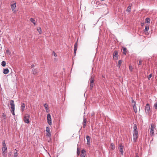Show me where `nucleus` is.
I'll use <instances>...</instances> for the list:
<instances>
[{"mask_svg":"<svg viewBox=\"0 0 157 157\" xmlns=\"http://www.w3.org/2000/svg\"><path fill=\"white\" fill-rule=\"evenodd\" d=\"M152 76V75L151 74H150L149 75V76L148 77V79L149 80L150 79V78Z\"/></svg>","mask_w":157,"mask_h":157,"instance_id":"f704fd0d","label":"nucleus"},{"mask_svg":"<svg viewBox=\"0 0 157 157\" xmlns=\"http://www.w3.org/2000/svg\"><path fill=\"white\" fill-rule=\"evenodd\" d=\"M77 47H78V43H77V42H76L75 43V45H74V53L75 55L76 53V51L77 50Z\"/></svg>","mask_w":157,"mask_h":157,"instance_id":"9b49d317","label":"nucleus"},{"mask_svg":"<svg viewBox=\"0 0 157 157\" xmlns=\"http://www.w3.org/2000/svg\"><path fill=\"white\" fill-rule=\"evenodd\" d=\"M25 104L24 103H21V111L22 112H23L25 110Z\"/></svg>","mask_w":157,"mask_h":157,"instance_id":"f8f14e48","label":"nucleus"},{"mask_svg":"<svg viewBox=\"0 0 157 157\" xmlns=\"http://www.w3.org/2000/svg\"><path fill=\"white\" fill-rule=\"evenodd\" d=\"M9 52V50L8 49H7L6 50V52L8 53Z\"/></svg>","mask_w":157,"mask_h":157,"instance_id":"c03bdc74","label":"nucleus"},{"mask_svg":"<svg viewBox=\"0 0 157 157\" xmlns=\"http://www.w3.org/2000/svg\"><path fill=\"white\" fill-rule=\"evenodd\" d=\"M2 151L4 153H5L7 152V147L5 143V141L4 140L2 142Z\"/></svg>","mask_w":157,"mask_h":157,"instance_id":"423d86ee","label":"nucleus"},{"mask_svg":"<svg viewBox=\"0 0 157 157\" xmlns=\"http://www.w3.org/2000/svg\"><path fill=\"white\" fill-rule=\"evenodd\" d=\"M47 121L48 124L49 125H52V119L51 115L50 114H48L47 115Z\"/></svg>","mask_w":157,"mask_h":157,"instance_id":"0eeeda50","label":"nucleus"},{"mask_svg":"<svg viewBox=\"0 0 157 157\" xmlns=\"http://www.w3.org/2000/svg\"><path fill=\"white\" fill-rule=\"evenodd\" d=\"M3 72L5 74H7L9 72V70L8 68L4 69L3 70Z\"/></svg>","mask_w":157,"mask_h":157,"instance_id":"4468645a","label":"nucleus"},{"mask_svg":"<svg viewBox=\"0 0 157 157\" xmlns=\"http://www.w3.org/2000/svg\"><path fill=\"white\" fill-rule=\"evenodd\" d=\"M129 69L130 70V71H132L133 70V68L132 66H129Z\"/></svg>","mask_w":157,"mask_h":157,"instance_id":"c9c22d12","label":"nucleus"},{"mask_svg":"<svg viewBox=\"0 0 157 157\" xmlns=\"http://www.w3.org/2000/svg\"><path fill=\"white\" fill-rule=\"evenodd\" d=\"M94 76H92L90 80V83H94Z\"/></svg>","mask_w":157,"mask_h":157,"instance_id":"dca6fc26","label":"nucleus"},{"mask_svg":"<svg viewBox=\"0 0 157 157\" xmlns=\"http://www.w3.org/2000/svg\"><path fill=\"white\" fill-rule=\"evenodd\" d=\"M37 30L40 34H41L42 33V30L40 27H38L37 28Z\"/></svg>","mask_w":157,"mask_h":157,"instance_id":"5701e85b","label":"nucleus"},{"mask_svg":"<svg viewBox=\"0 0 157 157\" xmlns=\"http://www.w3.org/2000/svg\"><path fill=\"white\" fill-rule=\"evenodd\" d=\"M34 66H35L33 64L31 65V68H33V67H34Z\"/></svg>","mask_w":157,"mask_h":157,"instance_id":"37998d69","label":"nucleus"},{"mask_svg":"<svg viewBox=\"0 0 157 157\" xmlns=\"http://www.w3.org/2000/svg\"><path fill=\"white\" fill-rule=\"evenodd\" d=\"M149 29V26H145L144 31H147Z\"/></svg>","mask_w":157,"mask_h":157,"instance_id":"c85d7f7f","label":"nucleus"},{"mask_svg":"<svg viewBox=\"0 0 157 157\" xmlns=\"http://www.w3.org/2000/svg\"><path fill=\"white\" fill-rule=\"evenodd\" d=\"M10 105L11 106V112L13 115H15V105L14 103V101L12 100L10 101Z\"/></svg>","mask_w":157,"mask_h":157,"instance_id":"f03ea898","label":"nucleus"},{"mask_svg":"<svg viewBox=\"0 0 157 157\" xmlns=\"http://www.w3.org/2000/svg\"><path fill=\"white\" fill-rule=\"evenodd\" d=\"M118 52L115 51L113 53V59L114 60H117L118 59L117 57Z\"/></svg>","mask_w":157,"mask_h":157,"instance_id":"6e6552de","label":"nucleus"},{"mask_svg":"<svg viewBox=\"0 0 157 157\" xmlns=\"http://www.w3.org/2000/svg\"><path fill=\"white\" fill-rule=\"evenodd\" d=\"M122 61L121 60H120L118 61L117 63V67L120 68L121 67V64L122 63Z\"/></svg>","mask_w":157,"mask_h":157,"instance_id":"412c9836","label":"nucleus"},{"mask_svg":"<svg viewBox=\"0 0 157 157\" xmlns=\"http://www.w3.org/2000/svg\"><path fill=\"white\" fill-rule=\"evenodd\" d=\"M123 54L125 55L127 53V49L125 48H123Z\"/></svg>","mask_w":157,"mask_h":157,"instance_id":"4be33fe9","label":"nucleus"},{"mask_svg":"<svg viewBox=\"0 0 157 157\" xmlns=\"http://www.w3.org/2000/svg\"><path fill=\"white\" fill-rule=\"evenodd\" d=\"M145 112L147 114H149L151 112L149 104L148 103L146 104L145 108Z\"/></svg>","mask_w":157,"mask_h":157,"instance_id":"39448f33","label":"nucleus"},{"mask_svg":"<svg viewBox=\"0 0 157 157\" xmlns=\"http://www.w3.org/2000/svg\"><path fill=\"white\" fill-rule=\"evenodd\" d=\"M44 106L45 108V109L46 111L47 112H48V105L47 104H45L44 105Z\"/></svg>","mask_w":157,"mask_h":157,"instance_id":"2eb2a0df","label":"nucleus"},{"mask_svg":"<svg viewBox=\"0 0 157 157\" xmlns=\"http://www.w3.org/2000/svg\"><path fill=\"white\" fill-rule=\"evenodd\" d=\"M123 147L122 145H121L120 146L119 151L121 152V154L122 155H123Z\"/></svg>","mask_w":157,"mask_h":157,"instance_id":"ddd939ff","label":"nucleus"},{"mask_svg":"<svg viewBox=\"0 0 157 157\" xmlns=\"http://www.w3.org/2000/svg\"><path fill=\"white\" fill-rule=\"evenodd\" d=\"M136 157H139V156L137 154H136Z\"/></svg>","mask_w":157,"mask_h":157,"instance_id":"a18cd8bd","label":"nucleus"},{"mask_svg":"<svg viewBox=\"0 0 157 157\" xmlns=\"http://www.w3.org/2000/svg\"><path fill=\"white\" fill-rule=\"evenodd\" d=\"M132 103L133 104H135L136 105V102L133 100L132 101Z\"/></svg>","mask_w":157,"mask_h":157,"instance_id":"58836bf2","label":"nucleus"},{"mask_svg":"<svg viewBox=\"0 0 157 157\" xmlns=\"http://www.w3.org/2000/svg\"><path fill=\"white\" fill-rule=\"evenodd\" d=\"M154 106L155 109H157V102H156Z\"/></svg>","mask_w":157,"mask_h":157,"instance_id":"72a5a7b5","label":"nucleus"},{"mask_svg":"<svg viewBox=\"0 0 157 157\" xmlns=\"http://www.w3.org/2000/svg\"><path fill=\"white\" fill-rule=\"evenodd\" d=\"M32 73L34 75H37V71L36 69H33L32 70Z\"/></svg>","mask_w":157,"mask_h":157,"instance_id":"6ab92c4d","label":"nucleus"},{"mask_svg":"<svg viewBox=\"0 0 157 157\" xmlns=\"http://www.w3.org/2000/svg\"><path fill=\"white\" fill-rule=\"evenodd\" d=\"M143 62L142 60L140 59L139 61V63L138 64V65H141Z\"/></svg>","mask_w":157,"mask_h":157,"instance_id":"473e14b6","label":"nucleus"},{"mask_svg":"<svg viewBox=\"0 0 157 157\" xmlns=\"http://www.w3.org/2000/svg\"><path fill=\"white\" fill-rule=\"evenodd\" d=\"M30 118V116L29 114H26L25 115L23 121L24 122L27 124H29L30 122L29 119Z\"/></svg>","mask_w":157,"mask_h":157,"instance_id":"7ed1b4c3","label":"nucleus"},{"mask_svg":"<svg viewBox=\"0 0 157 157\" xmlns=\"http://www.w3.org/2000/svg\"><path fill=\"white\" fill-rule=\"evenodd\" d=\"M1 65L3 67H5L6 65V62L4 61H3L2 62Z\"/></svg>","mask_w":157,"mask_h":157,"instance_id":"cd10ccee","label":"nucleus"},{"mask_svg":"<svg viewBox=\"0 0 157 157\" xmlns=\"http://www.w3.org/2000/svg\"><path fill=\"white\" fill-rule=\"evenodd\" d=\"M86 123H83V128H85L86 126Z\"/></svg>","mask_w":157,"mask_h":157,"instance_id":"ea45409f","label":"nucleus"},{"mask_svg":"<svg viewBox=\"0 0 157 157\" xmlns=\"http://www.w3.org/2000/svg\"><path fill=\"white\" fill-rule=\"evenodd\" d=\"M131 6H130V5L128 7L127 11L128 12H130L131 11Z\"/></svg>","mask_w":157,"mask_h":157,"instance_id":"a878e982","label":"nucleus"},{"mask_svg":"<svg viewBox=\"0 0 157 157\" xmlns=\"http://www.w3.org/2000/svg\"><path fill=\"white\" fill-rule=\"evenodd\" d=\"M90 89H92L93 87L94 86V83H90Z\"/></svg>","mask_w":157,"mask_h":157,"instance_id":"7c9ffc66","label":"nucleus"},{"mask_svg":"<svg viewBox=\"0 0 157 157\" xmlns=\"http://www.w3.org/2000/svg\"><path fill=\"white\" fill-rule=\"evenodd\" d=\"M77 154H78V155H79L80 154V151H78V150H77Z\"/></svg>","mask_w":157,"mask_h":157,"instance_id":"a19ab883","label":"nucleus"},{"mask_svg":"<svg viewBox=\"0 0 157 157\" xmlns=\"http://www.w3.org/2000/svg\"><path fill=\"white\" fill-rule=\"evenodd\" d=\"M53 55L55 57H56L57 56V55L56 54V53L54 52H53Z\"/></svg>","mask_w":157,"mask_h":157,"instance_id":"4c0bfd02","label":"nucleus"},{"mask_svg":"<svg viewBox=\"0 0 157 157\" xmlns=\"http://www.w3.org/2000/svg\"><path fill=\"white\" fill-rule=\"evenodd\" d=\"M86 139L87 140V144H89L90 143V137L89 136H87L86 137Z\"/></svg>","mask_w":157,"mask_h":157,"instance_id":"aec40b11","label":"nucleus"},{"mask_svg":"<svg viewBox=\"0 0 157 157\" xmlns=\"http://www.w3.org/2000/svg\"><path fill=\"white\" fill-rule=\"evenodd\" d=\"M15 150H16V152L14 153V157H17L18 156L17 151L16 149H15Z\"/></svg>","mask_w":157,"mask_h":157,"instance_id":"bb28decb","label":"nucleus"},{"mask_svg":"<svg viewBox=\"0 0 157 157\" xmlns=\"http://www.w3.org/2000/svg\"><path fill=\"white\" fill-rule=\"evenodd\" d=\"M11 9L12 11L14 13H15L17 11V7L16 5V2H11Z\"/></svg>","mask_w":157,"mask_h":157,"instance_id":"20e7f679","label":"nucleus"},{"mask_svg":"<svg viewBox=\"0 0 157 157\" xmlns=\"http://www.w3.org/2000/svg\"><path fill=\"white\" fill-rule=\"evenodd\" d=\"M2 117H6V115L4 113H3L2 114Z\"/></svg>","mask_w":157,"mask_h":157,"instance_id":"79ce46f5","label":"nucleus"},{"mask_svg":"<svg viewBox=\"0 0 157 157\" xmlns=\"http://www.w3.org/2000/svg\"><path fill=\"white\" fill-rule=\"evenodd\" d=\"M46 136L48 137H50L51 136V133L50 131L47 132Z\"/></svg>","mask_w":157,"mask_h":157,"instance_id":"393cba45","label":"nucleus"},{"mask_svg":"<svg viewBox=\"0 0 157 157\" xmlns=\"http://www.w3.org/2000/svg\"><path fill=\"white\" fill-rule=\"evenodd\" d=\"M86 118H84L83 121V123H86Z\"/></svg>","mask_w":157,"mask_h":157,"instance_id":"e433bc0d","label":"nucleus"},{"mask_svg":"<svg viewBox=\"0 0 157 157\" xmlns=\"http://www.w3.org/2000/svg\"><path fill=\"white\" fill-rule=\"evenodd\" d=\"M46 131L47 132H49V131H50V128H49V127H46Z\"/></svg>","mask_w":157,"mask_h":157,"instance_id":"2f4dec72","label":"nucleus"},{"mask_svg":"<svg viewBox=\"0 0 157 157\" xmlns=\"http://www.w3.org/2000/svg\"><path fill=\"white\" fill-rule=\"evenodd\" d=\"M133 109L135 113L137 112V109L136 106V105L135 104H133Z\"/></svg>","mask_w":157,"mask_h":157,"instance_id":"a211bd4d","label":"nucleus"},{"mask_svg":"<svg viewBox=\"0 0 157 157\" xmlns=\"http://www.w3.org/2000/svg\"><path fill=\"white\" fill-rule=\"evenodd\" d=\"M133 140L134 142H135L138 136V132L137 130V126L136 124H134L133 125Z\"/></svg>","mask_w":157,"mask_h":157,"instance_id":"f257e3e1","label":"nucleus"},{"mask_svg":"<svg viewBox=\"0 0 157 157\" xmlns=\"http://www.w3.org/2000/svg\"><path fill=\"white\" fill-rule=\"evenodd\" d=\"M150 19L149 18H147L146 19V21L147 23H150Z\"/></svg>","mask_w":157,"mask_h":157,"instance_id":"c756f323","label":"nucleus"},{"mask_svg":"<svg viewBox=\"0 0 157 157\" xmlns=\"http://www.w3.org/2000/svg\"><path fill=\"white\" fill-rule=\"evenodd\" d=\"M111 149L112 150H113L115 148V146L112 143L111 144L110 147Z\"/></svg>","mask_w":157,"mask_h":157,"instance_id":"b1692460","label":"nucleus"},{"mask_svg":"<svg viewBox=\"0 0 157 157\" xmlns=\"http://www.w3.org/2000/svg\"><path fill=\"white\" fill-rule=\"evenodd\" d=\"M155 128V126L152 124L151 125V130H150V134L152 135L154 134V130Z\"/></svg>","mask_w":157,"mask_h":157,"instance_id":"1a4fd4ad","label":"nucleus"},{"mask_svg":"<svg viewBox=\"0 0 157 157\" xmlns=\"http://www.w3.org/2000/svg\"><path fill=\"white\" fill-rule=\"evenodd\" d=\"M30 20L34 25H36V23L34 19L31 18L30 19Z\"/></svg>","mask_w":157,"mask_h":157,"instance_id":"f3484780","label":"nucleus"},{"mask_svg":"<svg viewBox=\"0 0 157 157\" xmlns=\"http://www.w3.org/2000/svg\"><path fill=\"white\" fill-rule=\"evenodd\" d=\"M86 151L84 150H82L81 151V157H85Z\"/></svg>","mask_w":157,"mask_h":157,"instance_id":"9d476101","label":"nucleus"}]
</instances>
